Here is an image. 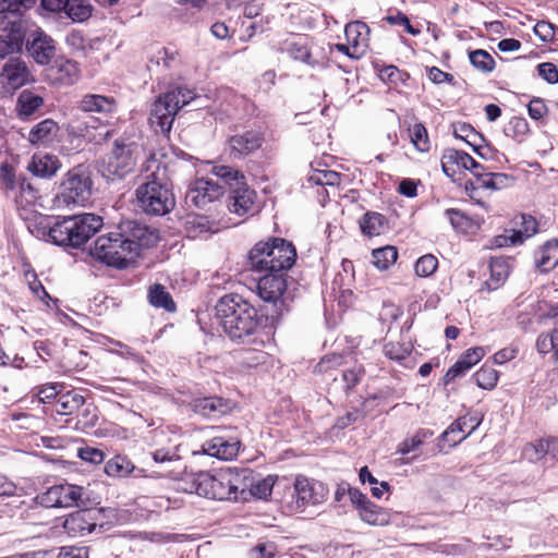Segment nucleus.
<instances>
[{
    "label": "nucleus",
    "mask_w": 558,
    "mask_h": 558,
    "mask_svg": "<svg viewBox=\"0 0 558 558\" xmlns=\"http://www.w3.org/2000/svg\"><path fill=\"white\" fill-rule=\"evenodd\" d=\"M163 157L154 154L143 165V182L135 194L138 207L147 215L163 216L175 205L170 173Z\"/></svg>",
    "instance_id": "nucleus-1"
},
{
    "label": "nucleus",
    "mask_w": 558,
    "mask_h": 558,
    "mask_svg": "<svg viewBox=\"0 0 558 558\" xmlns=\"http://www.w3.org/2000/svg\"><path fill=\"white\" fill-rule=\"evenodd\" d=\"M244 481L241 469L223 468L193 474L185 490L211 499L240 501V493L246 487Z\"/></svg>",
    "instance_id": "nucleus-2"
},
{
    "label": "nucleus",
    "mask_w": 558,
    "mask_h": 558,
    "mask_svg": "<svg viewBox=\"0 0 558 558\" xmlns=\"http://www.w3.org/2000/svg\"><path fill=\"white\" fill-rule=\"evenodd\" d=\"M216 317L231 339L253 335L259 326L256 308L239 294H227L216 305Z\"/></svg>",
    "instance_id": "nucleus-3"
},
{
    "label": "nucleus",
    "mask_w": 558,
    "mask_h": 558,
    "mask_svg": "<svg viewBox=\"0 0 558 558\" xmlns=\"http://www.w3.org/2000/svg\"><path fill=\"white\" fill-rule=\"evenodd\" d=\"M296 259L292 243L274 238L256 243L248 252V262L255 271L280 272L290 269Z\"/></svg>",
    "instance_id": "nucleus-4"
},
{
    "label": "nucleus",
    "mask_w": 558,
    "mask_h": 558,
    "mask_svg": "<svg viewBox=\"0 0 558 558\" xmlns=\"http://www.w3.org/2000/svg\"><path fill=\"white\" fill-rule=\"evenodd\" d=\"M196 98V93L184 86L173 87L151 105L149 123L156 133L168 134L178 111Z\"/></svg>",
    "instance_id": "nucleus-5"
},
{
    "label": "nucleus",
    "mask_w": 558,
    "mask_h": 558,
    "mask_svg": "<svg viewBox=\"0 0 558 558\" xmlns=\"http://www.w3.org/2000/svg\"><path fill=\"white\" fill-rule=\"evenodd\" d=\"M102 218L95 214H82L58 218L54 244L77 248L85 244L100 228Z\"/></svg>",
    "instance_id": "nucleus-6"
},
{
    "label": "nucleus",
    "mask_w": 558,
    "mask_h": 558,
    "mask_svg": "<svg viewBox=\"0 0 558 558\" xmlns=\"http://www.w3.org/2000/svg\"><path fill=\"white\" fill-rule=\"evenodd\" d=\"M90 255L108 266L122 269L136 258V244L129 241L125 233L112 231L96 239Z\"/></svg>",
    "instance_id": "nucleus-7"
},
{
    "label": "nucleus",
    "mask_w": 558,
    "mask_h": 558,
    "mask_svg": "<svg viewBox=\"0 0 558 558\" xmlns=\"http://www.w3.org/2000/svg\"><path fill=\"white\" fill-rule=\"evenodd\" d=\"M211 172L230 190L227 202L230 213L242 217L255 210L256 192L248 187L241 171L230 166L217 165L213 167Z\"/></svg>",
    "instance_id": "nucleus-8"
},
{
    "label": "nucleus",
    "mask_w": 558,
    "mask_h": 558,
    "mask_svg": "<svg viewBox=\"0 0 558 558\" xmlns=\"http://www.w3.org/2000/svg\"><path fill=\"white\" fill-rule=\"evenodd\" d=\"M141 154L140 145L130 138H117L111 151L102 159L100 171L109 180L122 179L135 167Z\"/></svg>",
    "instance_id": "nucleus-9"
},
{
    "label": "nucleus",
    "mask_w": 558,
    "mask_h": 558,
    "mask_svg": "<svg viewBox=\"0 0 558 558\" xmlns=\"http://www.w3.org/2000/svg\"><path fill=\"white\" fill-rule=\"evenodd\" d=\"M256 289L259 298L274 306L271 319L280 318L289 310L293 294L289 290L288 276L284 271L267 272L259 278Z\"/></svg>",
    "instance_id": "nucleus-10"
},
{
    "label": "nucleus",
    "mask_w": 558,
    "mask_h": 558,
    "mask_svg": "<svg viewBox=\"0 0 558 558\" xmlns=\"http://www.w3.org/2000/svg\"><path fill=\"white\" fill-rule=\"evenodd\" d=\"M93 181L88 171L82 167L70 170L60 186L57 194V201L60 205L84 206L90 198Z\"/></svg>",
    "instance_id": "nucleus-11"
},
{
    "label": "nucleus",
    "mask_w": 558,
    "mask_h": 558,
    "mask_svg": "<svg viewBox=\"0 0 558 558\" xmlns=\"http://www.w3.org/2000/svg\"><path fill=\"white\" fill-rule=\"evenodd\" d=\"M85 496L84 487L64 483L37 495L36 501L45 508H69L78 507Z\"/></svg>",
    "instance_id": "nucleus-12"
},
{
    "label": "nucleus",
    "mask_w": 558,
    "mask_h": 558,
    "mask_svg": "<svg viewBox=\"0 0 558 558\" xmlns=\"http://www.w3.org/2000/svg\"><path fill=\"white\" fill-rule=\"evenodd\" d=\"M294 494L296 506L303 508L323 502L327 497V489L322 482L299 475L294 481Z\"/></svg>",
    "instance_id": "nucleus-13"
},
{
    "label": "nucleus",
    "mask_w": 558,
    "mask_h": 558,
    "mask_svg": "<svg viewBox=\"0 0 558 558\" xmlns=\"http://www.w3.org/2000/svg\"><path fill=\"white\" fill-rule=\"evenodd\" d=\"M514 229L506 230V234L498 240V245L515 246L522 244L526 239L536 234L538 223L536 219L527 214H521L514 218Z\"/></svg>",
    "instance_id": "nucleus-14"
},
{
    "label": "nucleus",
    "mask_w": 558,
    "mask_h": 558,
    "mask_svg": "<svg viewBox=\"0 0 558 558\" xmlns=\"http://www.w3.org/2000/svg\"><path fill=\"white\" fill-rule=\"evenodd\" d=\"M26 49L32 58L41 65L50 63L56 54L53 39L39 28L28 35Z\"/></svg>",
    "instance_id": "nucleus-15"
},
{
    "label": "nucleus",
    "mask_w": 558,
    "mask_h": 558,
    "mask_svg": "<svg viewBox=\"0 0 558 558\" xmlns=\"http://www.w3.org/2000/svg\"><path fill=\"white\" fill-rule=\"evenodd\" d=\"M223 194L222 187L210 179L195 180L186 193V199L198 208L218 199Z\"/></svg>",
    "instance_id": "nucleus-16"
},
{
    "label": "nucleus",
    "mask_w": 558,
    "mask_h": 558,
    "mask_svg": "<svg viewBox=\"0 0 558 558\" xmlns=\"http://www.w3.org/2000/svg\"><path fill=\"white\" fill-rule=\"evenodd\" d=\"M241 442L234 437L216 436L202 444L199 452L220 460H232L239 453Z\"/></svg>",
    "instance_id": "nucleus-17"
},
{
    "label": "nucleus",
    "mask_w": 558,
    "mask_h": 558,
    "mask_svg": "<svg viewBox=\"0 0 558 558\" xmlns=\"http://www.w3.org/2000/svg\"><path fill=\"white\" fill-rule=\"evenodd\" d=\"M371 29L362 21L349 22L344 27L347 43L353 48L352 56L361 59L365 56L369 46Z\"/></svg>",
    "instance_id": "nucleus-18"
},
{
    "label": "nucleus",
    "mask_w": 558,
    "mask_h": 558,
    "mask_svg": "<svg viewBox=\"0 0 558 558\" xmlns=\"http://www.w3.org/2000/svg\"><path fill=\"white\" fill-rule=\"evenodd\" d=\"M97 512L93 510H78L65 519L63 527L72 537L85 536L92 533L96 526Z\"/></svg>",
    "instance_id": "nucleus-19"
},
{
    "label": "nucleus",
    "mask_w": 558,
    "mask_h": 558,
    "mask_svg": "<svg viewBox=\"0 0 558 558\" xmlns=\"http://www.w3.org/2000/svg\"><path fill=\"white\" fill-rule=\"evenodd\" d=\"M241 473L245 475L246 487L243 493H240V500H248L250 497H256L265 499L270 496L274 485L276 483V476L268 475L264 478L255 480L253 472L248 469H241Z\"/></svg>",
    "instance_id": "nucleus-20"
},
{
    "label": "nucleus",
    "mask_w": 558,
    "mask_h": 558,
    "mask_svg": "<svg viewBox=\"0 0 558 558\" xmlns=\"http://www.w3.org/2000/svg\"><path fill=\"white\" fill-rule=\"evenodd\" d=\"M263 143V132L248 130L231 136L229 140V147L231 151L238 156H247L259 149Z\"/></svg>",
    "instance_id": "nucleus-21"
},
{
    "label": "nucleus",
    "mask_w": 558,
    "mask_h": 558,
    "mask_svg": "<svg viewBox=\"0 0 558 558\" xmlns=\"http://www.w3.org/2000/svg\"><path fill=\"white\" fill-rule=\"evenodd\" d=\"M190 405L194 413L207 418H217L231 409L230 403L220 397L196 398Z\"/></svg>",
    "instance_id": "nucleus-22"
},
{
    "label": "nucleus",
    "mask_w": 558,
    "mask_h": 558,
    "mask_svg": "<svg viewBox=\"0 0 558 558\" xmlns=\"http://www.w3.org/2000/svg\"><path fill=\"white\" fill-rule=\"evenodd\" d=\"M481 421L476 415L459 417L445 430L442 437L452 445H458L480 426Z\"/></svg>",
    "instance_id": "nucleus-23"
},
{
    "label": "nucleus",
    "mask_w": 558,
    "mask_h": 558,
    "mask_svg": "<svg viewBox=\"0 0 558 558\" xmlns=\"http://www.w3.org/2000/svg\"><path fill=\"white\" fill-rule=\"evenodd\" d=\"M26 64L17 58L10 59L2 68L0 77L11 89H17L28 82Z\"/></svg>",
    "instance_id": "nucleus-24"
},
{
    "label": "nucleus",
    "mask_w": 558,
    "mask_h": 558,
    "mask_svg": "<svg viewBox=\"0 0 558 558\" xmlns=\"http://www.w3.org/2000/svg\"><path fill=\"white\" fill-rule=\"evenodd\" d=\"M23 40L21 23L16 20L9 21L8 25L0 29V58L20 50Z\"/></svg>",
    "instance_id": "nucleus-25"
},
{
    "label": "nucleus",
    "mask_w": 558,
    "mask_h": 558,
    "mask_svg": "<svg viewBox=\"0 0 558 558\" xmlns=\"http://www.w3.org/2000/svg\"><path fill=\"white\" fill-rule=\"evenodd\" d=\"M121 232L125 233L128 240L136 244V256L142 247H148L157 241L154 230L134 221L125 222L121 227Z\"/></svg>",
    "instance_id": "nucleus-26"
},
{
    "label": "nucleus",
    "mask_w": 558,
    "mask_h": 558,
    "mask_svg": "<svg viewBox=\"0 0 558 558\" xmlns=\"http://www.w3.org/2000/svg\"><path fill=\"white\" fill-rule=\"evenodd\" d=\"M484 349L481 347L466 350L459 360L447 371L446 383L465 374L471 367L477 364L484 356Z\"/></svg>",
    "instance_id": "nucleus-27"
},
{
    "label": "nucleus",
    "mask_w": 558,
    "mask_h": 558,
    "mask_svg": "<svg viewBox=\"0 0 558 558\" xmlns=\"http://www.w3.org/2000/svg\"><path fill=\"white\" fill-rule=\"evenodd\" d=\"M135 472V477L144 476V470H137L125 456L117 454L105 464V473L110 477L123 478Z\"/></svg>",
    "instance_id": "nucleus-28"
},
{
    "label": "nucleus",
    "mask_w": 558,
    "mask_h": 558,
    "mask_svg": "<svg viewBox=\"0 0 558 558\" xmlns=\"http://www.w3.org/2000/svg\"><path fill=\"white\" fill-rule=\"evenodd\" d=\"M58 131V124L51 119H46L32 128L28 142L37 146H47L53 142Z\"/></svg>",
    "instance_id": "nucleus-29"
},
{
    "label": "nucleus",
    "mask_w": 558,
    "mask_h": 558,
    "mask_svg": "<svg viewBox=\"0 0 558 558\" xmlns=\"http://www.w3.org/2000/svg\"><path fill=\"white\" fill-rule=\"evenodd\" d=\"M489 279L484 281L481 291H495L500 288L509 276V265L504 257H494L489 262Z\"/></svg>",
    "instance_id": "nucleus-30"
},
{
    "label": "nucleus",
    "mask_w": 558,
    "mask_h": 558,
    "mask_svg": "<svg viewBox=\"0 0 558 558\" xmlns=\"http://www.w3.org/2000/svg\"><path fill=\"white\" fill-rule=\"evenodd\" d=\"M85 403L84 397L76 390H68L58 396L53 411L59 415H72Z\"/></svg>",
    "instance_id": "nucleus-31"
},
{
    "label": "nucleus",
    "mask_w": 558,
    "mask_h": 558,
    "mask_svg": "<svg viewBox=\"0 0 558 558\" xmlns=\"http://www.w3.org/2000/svg\"><path fill=\"white\" fill-rule=\"evenodd\" d=\"M84 112L111 113L116 110V100L112 97L87 94L78 102Z\"/></svg>",
    "instance_id": "nucleus-32"
},
{
    "label": "nucleus",
    "mask_w": 558,
    "mask_h": 558,
    "mask_svg": "<svg viewBox=\"0 0 558 558\" xmlns=\"http://www.w3.org/2000/svg\"><path fill=\"white\" fill-rule=\"evenodd\" d=\"M445 216L453 230L459 233L475 234L481 228L480 221L470 218L460 209L449 208L445 211Z\"/></svg>",
    "instance_id": "nucleus-33"
},
{
    "label": "nucleus",
    "mask_w": 558,
    "mask_h": 558,
    "mask_svg": "<svg viewBox=\"0 0 558 558\" xmlns=\"http://www.w3.org/2000/svg\"><path fill=\"white\" fill-rule=\"evenodd\" d=\"M558 265V240L547 241L535 253V266L542 272H547Z\"/></svg>",
    "instance_id": "nucleus-34"
},
{
    "label": "nucleus",
    "mask_w": 558,
    "mask_h": 558,
    "mask_svg": "<svg viewBox=\"0 0 558 558\" xmlns=\"http://www.w3.org/2000/svg\"><path fill=\"white\" fill-rule=\"evenodd\" d=\"M58 218L49 216H36L29 223V232L39 240L54 244V228Z\"/></svg>",
    "instance_id": "nucleus-35"
},
{
    "label": "nucleus",
    "mask_w": 558,
    "mask_h": 558,
    "mask_svg": "<svg viewBox=\"0 0 558 558\" xmlns=\"http://www.w3.org/2000/svg\"><path fill=\"white\" fill-rule=\"evenodd\" d=\"M50 71L53 78L63 85L73 84L78 77L77 63L68 59L56 60Z\"/></svg>",
    "instance_id": "nucleus-36"
},
{
    "label": "nucleus",
    "mask_w": 558,
    "mask_h": 558,
    "mask_svg": "<svg viewBox=\"0 0 558 558\" xmlns=\"http://www.w3.org/2000/svg\"><path fill=\"white\" fill-rule=\"evenodd\" d=\"M28 168L37 177L50 178L59 170L60 162L52 155H34Z\"/></svg>",
    "instance_id": "nucleus-37"
},
{
    "label": "nucleus",
    "mask_w": 558,
    "mask_h": 558,
    "mask_svg": "<svg viewBox=\"0 0 558 558\" xmlns=\"http://www.w3.org/2000/svg\"><path fill=\"white\" fill-rule=\"evenodd\" d=\"M474 175L482 187L493 191L507 189L514 182L512 175L501 172H474Z\"/></svg>",
    "instance_id": "nucleus-38"
},
{
    "label": "nucleus",
    "mask_w": 558,
    "mask_h": 558,
    "mask_svg": "<svg viewBox=\"0 0 558 558\" xmlns=\"http://www.w3.org/2000/svg\"><path fill=\"white\" fill-rule=\"evenodd\" d=\"M360 228L363 234L376 236L387 229V220L384 215L376 211H367L360 220Z\"/></svg>",
    "instance_id": "nucleus-39"
},
{
    "label": "nucleus",
    "mask_w": 558,
    "mask_h": 558,
    "mask_svg": "<svg viewBox=\"0 0 558 558\" xmlns=\"http://www.w3.org/2000/svg\"><path fill=\"white\" fill-rule=\"evenodd\" d=\"M214 227L215 223L208 217L202 215H191L185 220V230L189 238H197L216 232Z\"/></svg>",
    "instance_id": "nucleus-40"
},
{
    "label": "nucleus",
    "mask_w": 558,
    "mask_h": 558,
    "mask_svg": "<svg viewBox=\"0 0 558 558\" xmlns=\"http://www.w3.org/2000/svg\"><path fill=\"white\" fill-rule=\"evenodd\" d=\"M8 196L14 198L17 208L26 209L36 203L38 192L31 185V183L22 180L16 190L11 192Z\"/></svg>",
    "instance_id": "nucleus-41"
},
{
    "label": "nucleus",
    "mask_w": 558,
    "mask_h": 558,
    "mask_svg": "<svg viewBox=\"0 0 558 558\" xmlns=\"http://www.w3.org/2000/svg\"><path fill=\"white\" fill-rule=\"evenodd\" d=\"M44 105V99L32 90H23L16 104V110L20 117L27 118Z\"/></svg>",
    "instance_id": "nucleus-42"
},
{
    "label": "nucleus",
    "mask_w": 558,
    "mask_h": 558,
    "mask_svg": "<svg viewBox=\"0 0 558 558\" xmlns=\"http://www.w3.org/2000/svg\"><path fill=\"white\" fill-rule=\"evenodd\" d=\"M362 521L369 525H387L390 522V514L387 510L372 501L359 512Z\"/></svg>",
    "instance_id": "nucleus-43"
},
{
    "label": "nucleus",
    "mask_w": 558,
    "mask_h": 558,
    "mask_svg": "<svg viewBox=\"0 0 558 558\" xmlns=\"http://www.w3.org/2000/svg\"><path fill=\"white\" fill-rule=\"evenodd\" d=\"M149 303L155 307H162L168 312L175 310V304L161 284H154L150 287L148 292Z\"/></svg>",
    "instance_id": "nucleus-44"
},
{
    "label": "nucleus",
    "mask_w": 558,
    "mask_h": 558,
    "mask_svg": "<svg viewBox=\"0 0 558 558\" xmlns=\"http://www.w3.org/2000/svg\"><path fill=\"white\" fill-rule=\"evenodd\" d=\"M453 134L457 138L463 140L466 144L473 147V149L482 157L484 154L480 151L478 141H482L480 133L468 123H459L454 126Z\"/></svg>",
    "instance_id": "nucleus-45"
},
{
    "label": "nucleus",
    "mask_w": 558,
    "mask_h": 558,
    "mask_svg": "<svg viewBox=\"0 0 558 558\" xmlns=\"http://www.w3.org/2000/svg\"><path fill=\"white\" fill-rule=\"evenodd\" d=\"M372 257L376 268L386 270L397 260L398 252L396 247L388 245L374 250Z\"/></svg>",
    "instance_id": "nucleus-46"
},
{
    "label": "nucleus",
    "mask_w": 558,
    "mask_h": 558,
    "mask_svg": "<svg viewBox=\"0 0 558 558\" xmlns=\"http://www.w3.org/2000/svg\"><path fill=\"white\" fill-rule=\"evenodd\" d=\"M65 14L75 22H83L92 14V8L84 0H66Z\"/></svg>",
    "instance_id": "nucleus-47"
},
{
    "label": "nucleus",
    "mask_w": 558,
    "mask_h": 558,
    "mask_svg": "<svg viewBox=\"0 0 558 558\" xmlns=\"http://www.w3.org/2000/svg\"><path fill=\"white\" fill-rule=\"evenodd\" d=\"M23 277H24V281L27 283L29 290L37 299H39L43 302H46L48 299H50L46 289L44 288L41 282L38 280L37 274L28 265L24 266Z\"/></svg>",
    "instance_id": "nucleus-48"
},
{
    "label": "nucleus",
    "mask_w": 558,
    "mask_h": 558,
    "mask_svg": "<svg viewBox=\"0 0 558 558\" xmlns=\"http://www.w3.org/2000/svg\"><path fill=\"white\" fill-rule=\"evenodd\" d=\"M359 477L363 484L368 483L371 485L372 495L377 499H380L390 488L387 482H378V480L368 471L367 466H363L360 470Z\"/></svg>",
    "instance_id": "nucleus-49"
},
{
    "label": "nucleus",
    "mask_w": 558,
    "mask_h": 558,
    "mask_svg": "<svg viewBox=\"0 0 558 558\" xmlns=\"http://www.w3.org/2000/svg\"><path fill=\"white\" fill-rule=\"evenodd\" d=\"M21 181L16 179L15 169L9 162L0 165V187L5 191L7 195L14 192Z\"/></svg>",
    "instance_id": "nucleus-50"
},
{
    "label": "nucleus",
    "mask_w": 558,
    "mask_h": 558,
    "mask_svg": "<svg viewBox=\"0 0 558 558\" xmlns=\"http://www.w3.org/2000/svg\"><path fill=\"white\" fill-rule=\"evenodd\" d=\"M469 59L472 65L482 72H492L495 68V60L486 50L477 49L471 51Z\"/></svg>",
    "instance_id": "nucleus-51"
},
{
    "label": "nucleus",
    "mask_w": 558,
    "mask_h": 558,
    "mask_svg": "<svg viewBox=\"0 0 558 558\" xmlns=\"http://www.w3.org/2000/svg\"><path fill=\"white\" fill-rule=\"evenodd\" d=\"M474 379L478 387L493 389L498 381V373L490 366H482L475 374Z\"/></svg>",
    "instance_id": "nucleus-52"
},
{
    "label": "nucleus",
    "mask_w": 558,
    "mask_h": 558,
    "mask_svg": "<svg viewBox=\"0 0 558 558\" xmlns=\"http://www.w3.org/2000/svg\"><path fill=\"white\" fill-rule=\"evenodd\" d=\"M432 435L433 433L427 429H421L416 432L412 437L407 438L400 442L398 452L401 454H408L416 450L424 442V440Z\"/></svg>",
    "instance_id": "nucleus-53"
},
{
    "label": "nucleus",
    "mask_w": 558,
    "mask_h": 558,
    "mask_svg": "<svg viewBox=\"0 0 558 558\" xmlns=\"http://www.w3.org/2000/svg\"><path fill=\"white\" fill-rule=\"evenodd\" d=\"M409 131L411 142L415 148L420 151H427L429 149V140L424 124L415 123Z\"/></svg>",
    "instance_id": "nucleus-54"
},
{
    "label": "nucleus",
    "mask_w": 558,
    "mask_h": 558,
    "mask_svg": "<svg viewBox=\"0 0 558 558\" xmlns=\"http://www.w3.org/2000/svg\"><path fill=\"white\" fill-rule=\"evenodd\" d=\"M308 182L314 185H337L340 182V175L332 170H313L308 175Z\"/></svg>",
    "instance_id": "nucleus-55"
},
{
    "label": "nucleus",
    "mask_w": 558,
    "mask_h": 558,
    "mask_svg": "<svg viewBox=\"0 0 558 558\" xmlns=\"http://www.w3.org/2000/svg\"><path fill=\"white\" fill-rule=\"evenodd\" d=\"M412 352V348L409 344L400 342H388L384 347L385 355L397 362L404 361Z\"/></svg>",
    "instance_id": "nucleus-56"
},
{
    "label": "nucleus",
    "mask_w": 558,
    "mask_h": 558,
    "mask_svg": "<svg viewBox=\"0 0 558 558\" xmlns=\"http://www.w3.org/2000/svg\"><path fill=\"white\" fill-rule=\"evenodd\" d=\"M61 384L53 383L38 386L34 390L39 402L49 403L51 400H57L58 396L61 393Z\"/></svg>",
    "instance_id": "nucleus-57"
},
{
    "label": "nucleus",
    "mask_w": 558,
    "mask_h": 558,
    "mask_svg": "<svg viewBox=\"0 0 558 558\" xmlns=\"http://www.w3.org/2000/svg\"><path fill=\"white\" fill-rule=\"evenodd\" d=\"M437 267L438 259L432 254H426L417 259L415 272L420 277H428L436 271Z\"/></svg>",
    "instance_id": "nucleus-58"
},
{
    "label": "nucleus",
    "mask_w": 558,
    "mask_h": 558,
    "mask_svg": "<svg viewBox=\"0 0 558 558\" xmlns=\"http://www.w3.org/2000/svg\"><path fill=\"white\" fill-rule=\"evenodd\" d=\"M441 168L447 177H454L457 169L459 168V156L457 149H448L444 153L441 157Z\"/></svg>",
    "instance_id": "nucleus-59"
},
{
    "label": "nucleus",
    "mask_w": 558,
    "mask_h": 558,
    "mask_svg": "<svg viewBox=\"0 0 558 558\" xmlns=\"http://www.w3.org/2000/svg\"><path fill=\"white\" fill-rule=\"evenodd\" d=\"M288 52L291 58L294 60L302 61L311 66H315L317 64L316 61L312 59V54L308 48L301 43H292L288 48Z\"/></svg>",
    "instance_id": "nucleus-60"
},
{
    "label": "nucleus",
    "mask_w": 558,
    "mask_h": 558,
    "mask_svg": "<svg viewBox=\"0 0 558 558\" xmlns=\"http://www.w3.org/2000/svg\"><path fill=\"white\" fill-rule=\"evenodd\" d=\"M77 457L92 464H100L105 460V453L100 449L94 447L80 448Z\"/></svg>",
    "instance_id": "nucleus-61"
},
{
    "label": "nucleus",
    "mask_w": 558,
    "mask_h": 558,
    "mask_svg": "<svg viewBox=\"0 0 558 558\" xmlns=\"http://www.w3.org/2000/svg\"><path fill=\"white\" fill-rule=\"evenodd\" d=\"M545 448L543 444V439L534 442V444H527L523 448V457L527 459L531 462L539 461L545 457Z\"/></svg>",
    "instance_id": "nucleus-62"
},
{
    "label": "nucleus",
    "mask_w": 558,
    "mask_h": 558,
    "mask_svg": "<svg viewBox=\"0 0 558 558\" xmlns=\"http://www.w3.org/2000/svg\"><path fill=\"white\" fill-rule=\"evenodd\" d=\"M556 345H558V331L556 330L551 335H541L536 341V348L539 353H547L550 350L555 351Z\"/></svg>",
    "instance_id": "nucleus-63"
},
{
    "label": "nucleus",
    "mask_w": 558,
    "mask_h": 558,
    "mask_svg": "<svg viewBox=\"0 0 558 558\" xmlns=\"http://www.w3.org/2000/svg\"><path fill=\"white\" fill-rule=\"evenodd\" d=\"M538 75L549 84L558 82V69L554 63L544 62L537 65Z\"/></svg>",
    "instance_id": "nucleus-64"
}]
</instances>
